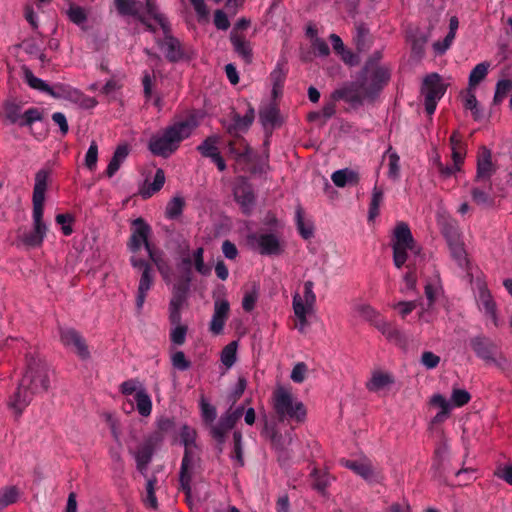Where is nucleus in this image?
<instances>
[{
  "label": "nucleus",
  "mask_w": 512,
  "mask_h": 512,
  "mask_svg": "<svg viewBox=\"0 0 512 512\" xmlns=\"http://www.w3.org/2000/svg\"><path fill=\"white\" fill-rule=\"evenodd\" d=\"M168 249L173 257L172 274L175 281L173 297L170 302V322L177 326L181 325L180 309L187 299L192 280V253L188 241L180 235L171 238Z\"/></svg>",
  "instance_id": "nucleus-1"
},
{
  "label": "nucleus",
  "mask_w": 512,
  "mask_h": 512,
  "mask_svg": "<svg viewBox=\"0 0 512 512\" xmlns=\"http://www.w3.org/2000/svg\"><path fill=\"white\" fill-rule=\"evenodd\" d=\"M50 171L40 169L35 175L33 189V230L24 233L22 242L28 247H38L42 244L47 232V226L43 222L45 192L47 189Z\"/></svg>",
  "instance_id": "nucleus-2"
},
{
  "label": "nucleus",
  "mask_w": 512,
  "mask_h": 512,
  "mask_svg": "<svg viewBox=\"0 0 512 512\" xmlns=\"http://www.w3.org/2000/svg\"><path fill=\"white\" fill-rule=\"evenodd\" d=\"M191 134L192 115H188L185 120L175 122L161 134L153 135L149 140V150L155 156L167 158L178 149L181 141Z\"/></svg>",
  "instance_id": "nucleus-3"
},
{
  "label": "nucleus",
  "mask_w": 512,
  "mask_h": 512,
  "mask_svg": "<svg viewBox=\"0 0 512 512\" xmlns=\"http://www.w3.org/2000/svg\"><path fill=\"white\" fill-rule=\"evenodd\" d=\"M393 261L397 268H401L408 259L407 250L414 254L421 252V247L417 245L410 227L406 222H398L392 235Z\"/></svg>",
  "instance_id": "nucleus-4"
},
{
  "label": "nucleus",
  "mask_w": 512,
  "mask_h": 512,
  "mask_svg": "<svg viewBox=\"0 0 512 512\" xmlns=\"http://www.w3.org/2000/svg\"><path fill=\"white\" fill-rule=\"evenodd\" d=\"M177 440L185 447V453L179 473L180 489L184 493L187 506L192 510V438L190 434V427L188 425H183L181 427V432Z\"/></svg>",
  "instance_id": "nucleus-5"
},
{
  "label": "nucleus",
  "mask_w": 512,
  "mask_h": 512,
  "mask_svg": "<svg viewBox=\"0 0 512 512\" xmlns=\"http://www.w3.org/2000/svg\"><path fill=\"white\" fill-rule=\"evenodd\" d=\"M273 408L279 421L290 419L303 422L306 418L304 404L294 401L292 394L282 386L277 387L273 392Z\"/></svg>",
  "instance_id": "nucleus-6"
},
{
  "label": "nucleus",
  "mask_w": 512,
  "mask_h": 512,
  "mask_svg": "<svg viewBox=\"0 0 512 512\" xmlns=\"http://www.w3.org/2000/svg\"><path fill=\"white\" fill-rule=\"evenodd\" d=\"M22 386L29 388L35 395L46 392L49 377L46 365L34 357H26V370L21 378Z\"/></svg>",
  "instance_id": "nucleus-7"
},
{
  "label": "nucleus",
  "mask_w": 512,
  "mask_h": 512,
  "mask_svg": "<svg viewBox=\"0 0 512 512\" xmlns=\"http://www.w3.org/2000/svg\"><path fill=\"white\" fill-rule=\"evenodd\" d=\"M449 84L442 82V77L434 72L426 75L423 79L420 92L424 96L425 111L432 115L437 107V102L447 91Z\"/></svg>",
  "instance_id": "nucleus-8"
},
{
  "label": "nucleus",
  "mask_w": 512,
  "mask_h": 512,
  "mask_svg": "<svg viewBox=\"0 0 512 512\" xmlns=\"http://www.w3.org/2000/svg\"><path fill=\"white\" fill-rule=\"evenodd\" d=\"M162 442V436L159 432H152L134 449H130V453L136 461V468L141 475L147 477L148 465L158 445Z\"/></svg>",
  "instance_id": "nucleus-9"
},
{
  "label": "nucleus",
  "mask_w": 512,
  "mask_h": 512,
  "mask_svg": "<svg viewBox=\"0 0 512 512\" xmlns=\"http://www.w3.org/2000/svg\"><path fill=\"white\" fill-rule=\"evenodd\" d=\"M470 347L475 355L486 364L500 366V361H506L500 346L485 335H478L470 339Z\"/></svg>",
  "instance_id": "nucleus-10"
},
{
  "label": "nucleus",
  "mask_w": 512,
  "mask_h": 512,
  "mask_svg": "<svg viewBox=\"0 0 512 512\" xmlns=\"http://www.w3.org/2000/svg\"><path fill=\"white\" fill-rule=\"evenodd\" d=\"M244 411V405H240L235 409L229 408L221 415L217 424L211 425L210 435L217 442L219 452H222L223 450V445L226 442L228 432L235 427L239 419L244 414Z\"/></svg>",
  "instance_id": "nucleus-11"
},
{
  "label": "nucleus",
  "mask_w": 512,
  "mask_h": 512,
  "mask_svg": "<svg viewBox=\"0 0 512 512\" xmlns=\"http://www.w3.org/2000/svg\"><path fill=\"white\" fill-rule=\"evenodd\" d=\"M58 334L61 344L73 351L80 359L86 360L90 357L89 347L85 338L75 328L59 326Z\"/></svg>",
  "instance_id": "nucleus-12"
},
{
  "label": "nucleus",
  "mask_w": 512,
  "mask_h": 512,
  "mask_svg": "<svg viewBox=\"0 0 512 512\" xmlns=\"http://www.w3.org/2000/svg\"><path fill=\"white\" fill-rule=\"evenodd\" d=\"M366 84L367 77L359 74L358 81L351 82L334 90L330 97L333 101L343 100L354 108L361 106L363 104V96L361 95L360 90L364 91Z\"/></svg>",
  "instance_id": "nucleus-13"
},
{
  "label": "nucleus",
  "mask_w": 512,
  "mask_h": 512,
  "mask_svg": "<svg viewBox=\"0 0 512 512\" xmlns=\"http://www.w3.org/2000/svg\"><path fill=\"white\" fill-rule=\"evenodd\" d=\"M152 233L150 225L141 217L136 218L131 223V235L127 242V248L132 253L140 251L142 246L149 250V237Z\"/></svg>",
  "instance_id": "nucleus-14"
},
{
  "label": "nucleus",
  "mask_w": 512,
  "mask_h": 512,
  "mask_svg": "<svg viewBox=\"0 0 512 512\" xmlns=\"http://www.w3.org/2000/svg\"><path fill=\"white\" fill-rule=\"evenodd\" d=\"M163 37H156L155 42L157 46L164 53L166 59L170 62H177L184 56L181 42L172 35L171 25L161 27Z\"/></svg>",
  "instance_id": "nucleus-15"
},
{
  "label": "nucleus",
  "mask_w": 512,
  "mask_h": 512,
  "mask_svg": "<svg viewBox=\"0 0 512 512\" xmlns=\"http://www.w3.org/2000/svg\"><path fill=\"white\" fill-rule=\"evenodd\" d=\"M497 170L496 165L492 162V152L489 148L482 145L477 153V167L474 178L475 183L491 182L492 175Z\"/></svg>",
  "instance_id": "nucleus-16"
},
{
  "label": "nucleus",
  "mask_w": 512,
  "mask_h": 512,
  "mask_svg": "<svg viewBox=\"0 0 512 512\" xmlns=\"http://www.w3.org/2000/svg\"><path fill=\"white\" fill-rule=\"evenodd\" d=\"M259 121L266 132L264 145L269 144V137L275 128L281 127L283 118L280 115V109L276 103H270L268 106L259 110Z\"/></svg>",
  "instance_id": "nucleus-17"
},
{
  "label": "nucleus",
  "mask_w": 512,
  "mask_h": 512,
  "mask_svg": "<svg viewBox=\"0 0 512 512\" xmlns=\"http://www.w3.org/2000/svg\"><path fill=\"white\" fill-rule=\"evenodd\" d=\"M370 77L367 75V84L364 88L366 97L374 98L387 85L390 80V70L387 67H375L370 69Z\"/></svg>",
  "instance_id": "nucleus-18"
},
{
  "label": "nucleus",
  "mask_w": 512,
  "mask_h": 512,
  "mask_svg": "<svg viewBox=\"0 0 512 512\" xmlns=\"http://www.w3.org/2000/svg\"><path fill=\"white\" fill-rule=\"evenodd\" d=\"M235 201L240 205L244 214H250L256 202V196L252 185L244 178L233 188Z\"/></svg>",
  "instance_id": "nucleus-19"
},
{
  "label": "nucleus",
  "mask_w": 512,
  "mask_h": 512,
  "mask_svg": "<svg viewBox=\"0 0 512 512\" xmlns=\"http://www.w3.org/2000/svg\"><path fill=\"white\" fill-rule=\"evenodd\" d=\"M169 232V236H168V240H167V244H166V248H168V244H169V241L171 240V238L173 236H181L183 237L185 240L188 241V243L190 244V241H189V238L186 237L185 235L179 233V232H175L174 230L172 231H168ZM189 249H191L189 247ZM169 250V249H167ZM147 253H148V256L150 258V260L157 266L159 272L162 274V276L164 278H168V277H172L173 278V274H172V270L174 268V263H173V257L170 253V251H168L169 253V256H170V264H168L166 261H164L154 250L152 244L149 245V250H146ZM192 252V250H190Z\"/></svg>",
  "instance_id": "nucleus-20"
},
{
  "label": "nucleus",
  "mask_w": 512,
  "mask_h": 512,
  "mask_svg": "<svg viewBox=\"0 0 512 512\" xmlns=\"http://www.w3.org/2000/svg\"><path fill=\"white\" fill-rule=\"evenodd\" d=\"M479 184L480 186L471 189L472 200L479 206L492 207L497 197L504 196L503 193L494 191L492 182Z\"/></svg>",
  "instance_id": "nucleus-21"
},
{
  "label": "nucleus",
  "mask_w": 512,
  "mask_h": 512,
  "mask_svg": "<svg viewBox=\"0 0 512 512\" xmlns=\"http://www.w3.org/2000/svg\"><path fill=\"white\" fill-rule=\"evenodd\" d=\"M230 117L233 123L226 128L227 133L231 136H240L239 132L247 131L252 125L255 119V111L252 105L248 103V109L244 116L232 109Z\"/></svg>",
  "instance_id": "nucleus-22"
},
{
  "label": "nucleus",
  "mask_w": 512,
  "mask_h": 512,
  "mask_svg": "<svg viewBox=\"0 0 512 512\" xmlns=\"http://www.w3.org/2000/svg\"><path fill=\"white\" fill-rule=\"evenodd\" d=\"M34 396L35 394L29 388L22 386V380H20L15 392L9 398L8 406L16 416H20Z\"/></svg>",
  "instance_id": "nucleus-23"
},
{
  "label": "nucleus",
  "mask_w": 512,
  "mask_h": 512,
  "mask_svg": "<svg viewBox=\"0 0 512 512\" xmlns=\"http://www.w3.org/2000/svg\"><path fill=\"white\" fill-rule=\"evenodd\" d=\"M216 142L215 137H207L203 143L197 147V150L203 157L210 158L216 164L219 171H224L226 169V163L216 146Z\"/></svg>",
  "instance_id": "nucleus-24"
},
{
  "label": "nucleus",
  "mask_w": 512,
  "mask_h": 512,
  "mask_svg": "<svg viewBox=\"0 0 512 512\" xmlns=\"http://www.w3.org/2000/svg\"><path fill=\"white\" fill-rule=\"evenodd\" d=\"M230 311V304L227 300L215 301L214 314L210 323V330L213 334L219 335L223 332L225 322Z\"/></svg>",
  "instance_id": "nucleus-25"
},
{
  "label": "nucleus",
  "mask_w": 512,
  "mask_h": 512,
  "mask_svg": "<svg viewBox=\"0 0 512 512\" xmlns=\"http://www.w3.org/2000/svg\"><path fill=\"white\" fill-rule=\"evenodd\" d=\"M233 139L228 142L229 152L235 155V158L243 159L246 163L253 161L252 148L242 136H232Z\"/></svg>",
  "instance_id": "nucleus-26"
},
{
  "label": "nucleus",
  "mask_w": 512,
  "mask_h": 512,
  "mask_svg": "<svg viewBox=\"0 0 512 512\" xmlns=\"http://www.w3.org/2000/svg\"><path fill=\"white\" fill-rule=\"evenodd\" d=\"M153 285H154L153 268H145V270L142 271V273H141L138 290H137L136 307L138 310L142 309V307L145 303L147 294Z\"/></svg>",
  "instance_id": "nucleus-27"
},
{
  "label": "nucleus",
  "mask_w": 512,
  "mask_h": 512,
  "mask_svg": "<svg viewBox=\"0 0 512 512\" xmlns=\"http://www.w3.org/2000/svg\"><path fill=\"white\" fill-rule=\"evenodd\" d=\"M230 41L235 53L242 57L246 63H251L253 51L250 42L246 40L245 36L239 32L231 31Z\"/></svg>",
  "instance_id": "nucleus-28"
},
{
  "label": "nucleus",
  "mask_w": 512,
  "mask_h": 512,
  "mask_svg": "<svg viewBox=\"0 0 512 512\" xmlns=\"http://www.w3.org/2000/svg\"><path fill=\"white\" fill-rule=\"evenodd\" d=\"M257 243L262 255H280L283 252L280 241L275 234H260Z\"/></svg>",
  "instance_id": "nucleus-29"
},
{
  "label": "nucleus",
  "mask_w": 512,
  "mask_h": 512,
  "mask_svg": "<svg viewBox=\"0 0 512 512\" xmlns=\"http://www.w3.org/2000/svg\"><path fill=\"white\" fill-rule=\"evenodd\" d=\"M47 94L54 99L70 101H78L81 96V92L78 89L64 83H56L53 86L49 85Z\"/></svg>",
  "instance_id": "nucleus-30"
},
{
  "label": "nucleus",
  "mask_w": 512,
  "mask_h": 512,
  "mask_svg": "<svg viewBox=\"0 0 512 512\" xmlns=\"http://www.w3.org/2000/svg\"><path fill=\"white\" fill-rule=\"evenodd\" d=\"M341 464L365 480L372 479L374 475L373 465L368 459H363L361 461L342 459Z\"/></svg>",
  "instance_id": "nucleus-31"
},
{
  "label": "nucleus",
  "mask_w": 512,
  "mask_h": 512,
  "mask_svg": "<svg viewBox=\"0 0 512 512\" xmlns=\"http://www.w3.org/2000/svg\"><path fill=\"white\" fill-rule=\"evenodd\" d=\"M113 2L120 16H131L139 19L142 15L143 4L138 0H113Z\"/></svg>",
  "instance_id": "nucleus-32"
},
{
  "label": "nucleus",
  "mask_w": 512,
  "mask_h": 512,
  "mask_svg": "<svg viewBox=\"0 0 512 512\" xmlns=\"http://www.w3.org/2000/svg\"><path fill=\"white\" fill-rule=\"evenodd\" d=\"M129 154V149L126 145H119L111 160L108 163L107 169L105 171L106 175L111 178L115 175V173L119 170L122 162L126 159Z\"/></svg>",
  "instance_id": "nucleus-33"
},
{
  "label": "nucleus",
  "mask_w": 512,
  "mask_h": 512,
  "mask_svg": "<svg viewBox=\"0 0 512 512\" xmlns=\"http://www.w3.org/2000/svg\"><path fill=\"white\" fill-rule=\"evenodd\" d=\"M392 383L394 379L390 374L374 371L371 379L366 383V388L371 392H377Z\"/></svg>",
  "instance_id": "nucleus-34"
},
{
  "label": "nucleus",
  "mask_w": 512,
  "mask_h": 512,
  "mask_svg": "<svg viewBox=\"0 0 512 512\" xmlns=\"http://www.w3.org/2000/svg\"><path fill=\"white\" fill-rule=\"evenodd\" d=\"M447 450L446 443L440 444L434 451V477L441 481L443 484H448L445 476V469L443 465V455Z\"/></svg>",
  "instance_id": "nucleus-35"
},
{
  "label": "nucleus",
  "mask_w": 512,
  "mask_h": 512,
  "mask_svg": "<svg viewBox=\"0 0 512 512\" xmlns=\"http://www.w3.org/2000/svg\"><path fill=\"white\" fill-rule=\"evenodd\" d=\"M312 488L322 495H326V489L330 485V475L327 471L314 468L310 473Z\"/></svg>",
  "instance_id": "nucleus-36"
},
{
  "label": "nucleus",
  "mask_w": 512,
  "mask_h": 512,
  "mask_svg": "<svg viewBox=\"0 0 512 512\" xmlns=\"http://www.w3.org/2000/svg\"><path fill=\"white\" fill-rule=\"evenodd\" d=\"M20 491L16 486H6L0 490V512L17 502Z\"/></svg>",
  "instance_id": "nucleus-37"
},
{
  "label": "nucleus",
  "mask_w": 512,
  "mask_h": 512,
  "mask_svg": "<svg viewBox=\"0 0 512 512\" xmlns=\"http://www.w3.org/2000/svg\"><path fill=\"white\" fill-rule=\"evenodd\" d=\"M262 435H265L269 438L272 447L283 454L285 452L284 438L282 434H280L274 427H269L268 423L265 422L264 429L262 431Z\"/></svg>",
  "instance_id": "nucleus-38"
},
{
  "label": "nucleus",
  "mask_w": 512,
  "mask_h": 512,
  "mask_svg": "<svg viewBox=\"0 0 512 512\" xmlns=\"http://www.w3.org/2000/svg\"><path fill=\"white\" fill-rule=\"evenodd\" d=\"M165 183V173L162 169H157L154 175L153 182L149 184L146 188L141 190V196L143 199L150 198L153 194L161 190Z\"/></svg>",
  "instance_id": "nucleus-39"
},
{
  "label": "nucleus",
  "mask_w": 512,
  "mask_h": 512,
  "mask_svg": "<svg viewBox=\"0 0 512 512\" xmlns=\"http://www.w3.org/2000/svg\"><path fill=\"white\" fill-rule=\"evenodd\" d=\"M147 478V483H146V495L144 497V503L147 507L151 508V509H157L158 507V501H157V498H156V495H155V490H156V487H157V484H158V479L155 475H152L150 477H146Z\"/></svg>",
  "instance_id": "nucleus-40"
},
{
  "label": "nucleus",
  "mask_w": 512,
  "mask_h": 512,
  "mask_svg": "<svg viewBox=\"0 0 512 512\" xmlns=\"http://www.w3.org/2000/svg\"><path fill=\"white\" fill-rule=\"evenodd\" d=\"M184 206H185V201L182 197H180V196L173 197L167 203V206L165 209L166 218L171 219V220L178 219L183 212Z\"/></svg>",
  "instance_id": "nucleus-41"
},
{
  "label": "nucleus",
  "mask_w": 512,
  "mask_h": 512,
  "mask_svg": "<svg viewBox=\"0 0 512 512\" xmlns=\"http://www.w3.org/2000/svg\"><path fill=\"white\" fill-rule=\"evenodd\" d=\"M135 402L137 411L141 416L147 417L152 411V401L150 396L143 390L137 391L135 394Z\"/></svg>",
  "instance_id": "nucleus-42"
},
{
  "label": "nucleus",
  "mask_w": 512,
  "mask_h": 512,
  "mask_svg": "<svg viewBox=\"0 0 512 512\" xmlns=\"http://www.w3.org/2000/svg\"><path fill=\"white\" fill-rule=\"evenodd\" d=\"M479 297L486 313L490 315L495 321L497 319V308L490 291L486 287L481 288L479 292Z\"/></svg>",
  "instance_id": "nucleus-43"
},
{
  "label": "nucleus",
  "mask_w": 512,
  "mask_h": 512,
  "mask_svg": "<svg viewBox=\"0 0 512 512\" xmlns=\"http://www.w3.org/2000/svg\"><path fill=\"white\" fill-rule=\"evenodd\" d=\"M145 2L147 14L155 20V22L159 25L160 28H167V25L170 24V22L164 14L158 11L156 0H145Z\"/></svg>",
  "instance_id": "nucleus-44"
},
{
  "label": "nucleus",
  "mask_w": 512,
  "mask_h": 512,
  "mask_svg": "<svg viewBox=\"0 0 512 512\" xmlns=\"http://www.w3.org/2000/svg\"><path fill=\"white\" fill-rule=\"evenodd\" d=\"M24 80L29 85L30 88L38 90L42 93L47 94L49 84L44 80L36 77L32 71L28 68H24L23 70Z\"/></svg>",
  "instance_id": "nucleus-45"
},
{
  "label": "nucleus",
  "mask_w": 512,
  "mask_h": 512,
  "mask_svg": "<svg viewBox=\"0 0 512 512\" xmlns=\"http://www.w3.org/2000/svg\"><path fill=\"white\" fill-rule=\"evenodd\" d=\"M271 80L273 82L272 94L274 97H277L283 88L286 72L283 69L281 64H278L277 67L270 74Z\"/></svg>",
  "instance_id": "nucleus-46"
},
{
  "label": "nucleus",
  "mask_w": 512,
  "mask_h": 512,
  "mask_svg": "<svg viewBox=\"0 0 512 512\" xmlns=\"http://www.w3.org/2000/svg\"><path fill=\"white\" fill-rule=\"evenodd\" d=\"M238 342L232 341L227 344L221 351V362L227 368H230L236 362V354H237Z\"/></svg>",
  "instance_id": "nucleus-47"
},
{
  "label": "nucleus",
  "mask_w": 512,
  "mask_h": 512,
  "mask_svg": "<svg viewBox=\"0 0 512 512\" xmlns=\"http://www.w3.org/2000/svg\"><path fill=\"white\" fill-rule=\"evenodd\" d=\"M356 30L357 33L354 37L356 48L359 52L366 51L369 47V29L364 24H360Z\"/></svg>",
  "instance_id": "nucleus-48"
},
{
  "label": "nucleus",
  "mask_w": 512,
  "mask_h": 512,
  "mask_svg": "<svg viewBox=\"0 0 512 512\" xmlns=\"http://www.w3.org/2000/svg\"><path fill=\"white\" fill-rule=\"evenodd\" d=\"M383 190L377 186H374L372 192V199L369 205L368 218L374 220L379 215L380 204L383 200Z\"/></svg>",
  "instance_id": "nucleus-49"
},
{
  "label": "nucleus",
  "mask_w": 512,
  "mask_h": 512,
  "mask_svg": "<svg viewBox=\"0 0 512 512\" xmlns=\"http://www.w3.org/2000/svg\"><path fill=\"white\" fill-rule=\"evenodd\" d=\"M488 73V65L485 63H479L477 64L471 71L469 75V88H475L484 78L486 77Z\"/></svg>",
  "instance_id": "nucleus-50"
},
{
  "label": "nucleus",
  "mask_w": 512,
  "mask_h": 512,
  "mask_svg": "<svg viewBox=\"0 0 512 512\" xmlns=\"http://www.w3.org/2000/svg\"><path fill=\"white\" fill-rule=\"evenodd\" d=\"M247 387V380L244 376H239L236 386L232 390L230 394L227 395V403L230 404L231 409L237 403V401L242 397L245 389Z\"/></svg>",
  "instance_id": "nucleus-51"
},
{
  "label": "nucleus",
  "mask_w": 512,
  "mask_h": 512,
  "mask_svg": "<svg viewBox=\"0 0 512 512\" xmlns=\"http://www.w3.org/2000/svg\"><path fill=\"white\" fill-rule=\"evenodd\" d=\"M66 13L69 20L78 26L83 25L88 18L84 8L73 3L70 4Z\"/></svg>",
  "instance_id": "nucleus-52"
},
{
  "label": "nucleus",
  "mask_w": 512,
  "mask_h": 512,
  "mask_svg": "<svg viewBox=\"0 0 512 512\" xmlns=\"http://www.w3.org/2000/svg\"><path fill=\"white\" fill-rule=\"evenodd\" d=\"M452 257L457 261L458 265L462 268L467 267L469 264V260L467 258V253L464 248V243L462 241L455 243L449 246Z\"/></svg>",
  "instance_id": "nucleus-53"
},
{
  "label": "nucleus",
  "mask_w": 512,
  "mask_h": 512,
  "mask_svg": "<svg viewBox=\"0 0 512 512\" xmlns=\"http://www.w3.org/2000/svg\"><path fill=\"white\" fill-rule=\"evenodd\" d=\"M199 405L203 421L207 424H212L217 416L216 408L206 400L204 394L200 397Z\"/></svg>",
  "instance_id": "nucleus-54"
},
{
  "label": "nucleus",
  "mask_w": 512,
  "mask_h": 512,
  "mask_svg": "<svg viewBox=\"0 0 512 512\" xmlns=\"http://www.w3.org/2000/svg\"><path fill=\"white\" fill-rule=\"evenodd\" d=\"M511 90H512V80L511 79L499 80L496 84L493 103L495 105L500 104L502 102V100L507 96V94Z\"/></svg>",
  "instance_id": "nucleus-55"
},
{
  "label": "nucleus",
  "mask_w": 512,
  "mask_h": 512,
  "mask_svg": "<svg viewBox=\"0 0 512 512\" xmlns=\"http://www.w3.org/2000/svg\"><path fill=\"white\" fill-rule=\"evenodd\" d=\"M297 228L300 235L308 240L313 236V225H306L304 222L303 209L299 206L296 211Z\"/></svg>",
  "instance_id": "nucleus-56"
},
{
  "label": "nucleus",
  "mask_w": 512,
  "mask_h": 512,
  "mask_svg": "<svg viewBox=\"0 0 512 512\" xmlns=\"http://www.w3.org/2000/svg\"><path fill=\"white\" fill-rule=\"evenodd\" d=\"M43 118L42 112L36 107H31L23 113L20 127H30L35 122L41 121Z\"/></svg>",
  "instance_id": "nucleus-57"
},
{
  "label": "nucleus",
  "mask_w": 512,
  "mask_h": 512,
  "mask_svg": "<svg viewBox=\"0 0 512 512\" xmlns=\"http://www.w3.org/2000/svg\"><path fill=\"white\" fill-rule=\"evenodd\" d=\"M293 309L294 313L299 319L302 326L307 324L306 314L310 309L306 308L301 296L297 293L293 297Z\"/></svg>",
  "instance_id": "nucleus-58"
},
{
  "label": "nucleus",
  "mask_w": 512,
  "mask_h": 512,
  "mask_svg": "<svg viewBox=\"0 0 512 512\" xmlns=\"http://www.w3.org/2000/svg\"><path fill=\"white\" fill-rule=\"evenodd\" d=\"M5 114L12 124H18L20 126L23 114L21 113V106L19 104L7 103L5 106Z\"/></svg>",
  "instance_id": "nucleus-59"
},
{
  "label": "nucleus",
  "mask_w": 512,
  "mask_h": 512,
  "mask_svg": "<svg viewBox=\"0 0 512 512\" xmlns=\"http://www.w3.org/2000/svg\"><path fill=\"white\" fill-rule=\"evenodd\" d=\"M442 234L446 239L448 246L461 241L458 228L453 224L446 223L442 228Z\"/></svg>",
  "instance_id": "nucleus-60"
},
{
  "label": "nucleus",
  "mask_w": 512,
  "mask_h": 512,
  "mask_svg": "<svg viewBox=\"0 0 512 512\" xmlns=\"http://www.w3.org/2000/svg\"><path fill=\"white\" fill-rule=\"evenodd\" d=\"M203 248L194 250V269L202 275H209L211 273V266L206 265L203 261Z\"/></svg>",
  "instance_id": "nucleus-61"
},
{
  "label": "nucleus",
  "mask_w": 512,
  "mask_h": 512,
  "mask_svg": "<svg viewBox=\"0 0 512 512\" xmlns=\"http://www.w3.org/2000/svg\"><path fill=\"white\" fill-rule=\"evenodd\" d=\"M98 160V145L92 141L85 155V165L89 170H94Z\"/></svg>",
  "instance_id": "nucleus-62"
},
{
  "label": "nucleus",
  "mask_w": 512,
  "mask_h": 512,
  "mask_svg": "<svg viewBox=\"0 0 512 512\" xmlns=\"http://www.w3.org/2000/svg\"><path fill=\"white\" fill-rule=\"evenodd\" d=\"M471 399V395L467 390L454 388L451 395V400L456 407L466 405Z\"/></svg>",
  "instance_id": "nucleus-63"
},
{
  "label": "nucleus",
  "mask_w": 512,
  "mask_h": 512,
  "mask_svg": "<svg viewBox=\"0 0 512 512\" xmlns=\"http://www.w3.org/2000/svg\"><path fill=\"white\" fill-rule=\"evenodd\" d=\"M171 362L174 369L185 371L190 367V361L182 351H176L171 356Z\"/></svg>",
  "instance_id": "nucleus-64"
}]
</instances>
